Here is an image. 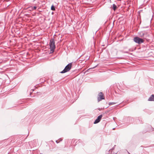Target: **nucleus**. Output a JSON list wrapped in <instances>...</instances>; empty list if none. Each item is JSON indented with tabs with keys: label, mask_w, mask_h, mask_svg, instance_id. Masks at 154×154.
<instances>
[{
	"label": "nucleus",
	"mask_w": 154,
	"mask_h": 154,
	"mask_svg": "<svg viewBox=\"0 0 154 154\" xmlns=\"http://www.w3.org/2000/svg\"><path fill=\"white\" fill-rule=\"evenodd\" d=\"M49 45L51 51V53H52L54 52L55 49V42L54 38L50 40Z\"/></svg>",
	"instance_id": "1"
},
{
	"label": "nucleus",
	"mask_w": 154,
	"mask_h": 154,
	"mask_svg": "<svg viewBox=\"0 0 154 154\" xmlns=\"http://www.w3.org/2000/svg\"><path fill=\"white\" fill-rule=\"evenodd\" d=\"M72 64V63H69L66 66L64 69L60 72L61 73H64L69 71L71 68Z\"/></svg>",
	"instance_id": "2"
},
{
	"label": "nucleus",
	"mask_w": 154,
	"mask_h": 154,
	"mask_svg": "<svg viewBox=\"0 0 154 154\" xmlns=\"http://www.w3.org/2000/svg\"><path fill=\"white\" fill-rule=\"evenodd\" d=\"M133 40L135 43L139 44H140L144 42V40L142 38L138 37H134Z\"/></svg>",
	"instance_id": "3"
},
{
	"label": "nucleus",
	"mask_w": 154,
	"mask_h": 154,
	"mask_svg": "<svg viewBox=\"0 0 154 154\" xmlns=\"http://www.w3.org/2000/svg\"><path fill=\"white\" fill-rule=\"evenodd\" d=\"M104 99V97L103 94L102 92H100L98 94L97 97V100L98 102H99L102 100Z\"/></svg>",
	"instance_id": "4"
},
{
	"label": "nucleus",
	"mask_w": 154,
	"mask_h": 154,
	"mask_svg": "<svg viewBox=\"0 0 154 154\" xmlns=\"http://www.w3.org/2000/svg\"><path fill=\"white\" fill-rule=\"evenodd\" d=\"M148 100L149 101H154V94H152L148 99Z\"/></svg>",
	"instance_id": "5"
},
{
	"label": "nucleus",
	"mask_w": 154,
	"mask_h": 154,
	"mask_svg": "<svg viewBox=\"0 0 154 154\" xmlns=\"http://www.w3.org/2000/svg\"><path fill=\"white\" fill-rule=\"evenodd\" d=\"M37 8V7L34 6V7L31 6L29 8V10L30 11H32L36 9Z\"/></svg>",
	"instance_id": "6"
},
{
	"label": "nucleus",
	"mask_w": 154,
	"mask_h": 154,
	"mask_svg": "<svg viewBox=\"0 0 154 154\" xmlns=\"http://www.w3.org/2000/svg\"><path fill=\"white\" fill-rule=\"evenodd\" d=\"M138 34L141 37L143 38L144 37V33H143V31L139 32Z\"/></svg>",
	"instance_id": "7"
},
{
	"label": "nucleus",
	"mask_w": 154,
	"mask_h": 154,
	"mask_svg": "<svg viewBox=\"0 0 154 154\" xmlns=\"http://www.w3.org/2000/svg\"><path fill=\"white\" fill-rule=\"evenodd\" d=\"M112 6H113L112 9H113V10L114 11H115L117 8V7L116 5H115V4H113V5Z\"/></svg>",
	"instance_id": "8"
},
{
	"label": "nucleus",
	"mask_w": 154,
	"mask_h": 154,
	"mask_svg": "<svg viewBox=\"0 0 154 154\" xmlns=\"http://www.w3.org/2000/svg\"><path fill=\"white\" fill-rule=\"evenodd\" d=\"M143 33H144V37H146L148 35V32L145 31H143Z\"/></svg>",
	"instance_id": "9"
},
{
	"label": "nucleus",
	"mask_w": 154,
	"mask_h": 154,
	"mask_svg": "<svg viewBox=\"0 0 154 154\" xmlns=\"http://www.w3.org/2000/svg\"><path fill=\"white\" fill-rule=\"evenodd\" d=\"M100 121V120H99L97 118V119H96L94 122V123L95 124H97Z\"/></svg>",
	"instance_id": "10"
},
{
	"label": "nucleus",
	"mask_w": 154,
	"mask_h": 154,
	"mask_svg": "<svg viewBox=\"0 0 154 154\" xmlns=\"http://www.w3.org/2000/svg\"><path fill=\"white\" fill-rule=\"evenodd\" d=\"M51 10L52 11H55V8L53 5H52L51 7Z\"/></svg>",
	"instance_id": "11"
},
{
	"label": "nucleus",
	"mask_w": 154,
	"mask_h": 154,
	"mask_svg": "<svg viewBox=\"0 0 154 154\" xmlns=\"http://www.w3.org/2000/svg\"><path fill=\"white\" fill-rule=\"evenodd\" d=\"M102 117V115H99L97 118V119H98L99 120H100L101 119V118Z\"/></svg>",
	"instance_id": "12"
},
{
	"label": "nucleus",
	"mask_w": 154,
	"mask_h": 154,
	"mask_svg": "<svg viewBox=\"0 0 154 154\" xmlns=\"http://www.w3.org/2000/svg\"><path fill=\"white\" fill-rule=\"evenodd\" d=\"M116 103L114 102H110L109 103V105L115 104Z\"/></svg>",
	"instance_id": "13"
},
{
	"label": "nucleus",
	"mask_w": 154,
	"mask_h": 154,
	"mask_svg": "<svg viewBox=\"0 0 154 154\" xmlns=\"http://www.w3.org/2000/svg\"><path fill=\"white\" fill-rule=\"evenodd\" d=\"M97 66V65L96 66H94V67H92V68H90V69H88L87 70V71H88V70H89L90 69H94V68H95V67H96Z\"/></svg>",
	"instance_id": "14"
},
{
	"label": "nucleus",
	"mask_w": 154,
	"mask_h": 154,
	"mask_svg": "<svg viewBox=\"0 0 154 154\" xmlns=\"http://www.w3.org/2000/svg\"><path fill=\"white\" fill-rule=\"evenodd\" d=\"M124 53H128V51H125L124 52Z\"/></svg>",
	"instance_id": "15"
},
{
	"label": "nucleus",
	"mask_w": 154,
	"mask_h": 154,
	"mask_svg": "<svg viewBox=\"0 0 154 154\" xmlns=\"http://www.w3.org/2000/svg\"><path fill=\"white\" fill-rule=\"evenodd\" d=\"M54 14V12H52V13H51V14H52V15H53V14Z\"/></svg>",
	"instance_id": "16"
}]
</instances>
